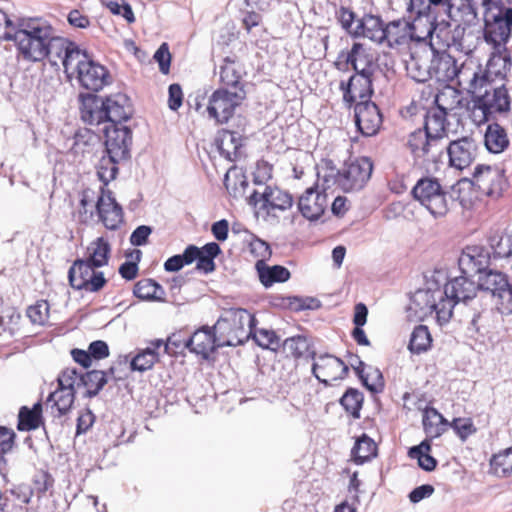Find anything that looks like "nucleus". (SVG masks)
Here are the masks:
<instances>
[{
	"mask_svg": "<svg viewBox=\"0 0 512 512\" xmlns=\"http://www.w3.org/2000/svg\"><path fill=\"white\" fill-rule=\"evenodd\" d=\"M73 41L56 34L53 26L41 18H29L20 23L15 45L19 54L28 61L47 59L58 66Z\"/></svg>",
	"mask_w": 512,
	"mask_h": 512,
	"instance_id": "obj_1",
	"label": "nucleus"
},
{
	"mask_svg": "<svg viewBox=\"0 0 512 512\" xmlns=\"http://www.w3.org/2000/svg\"><path fill=\"white\" fill-rule=\"evenodd\" d=\"M60 64L69 79L75 78L84 89L98 92L109 83L108 70L95 62L73 42Z\"/></svg>",
	"mask_w": 512,
	"mask_h": 512,
	"instance_id": "obj_2",
	"label": "nucleus"
},
{
	"mask_svg": "<svg viewBox=\"0 0 512 512\" xmlns=\"http://www.w3.org/2000/svg\"><path fill=\"white\" fill-rule=\"evenodd\" d=\"M255 322V316L246 309L231 308L225 311L214 325L218 337V346L243 344L250 338L251 327Z\"/></svg>",
	"mask_w": 512,
	"mask_h": 512,
	"instance_id": "obj_3",
	"label": "nucleus"
},
{
	"mask_svg": "<svg viewBox=\"0 0 512 512\" xmlns=\"http://www.w3.org/2000/svg\"><path fill=\"white\" fill-rule=\"evenodd\" d=\"M484 11V39L491 47L504 49L511 37L512 8H506L500 1L482 0Z\"/></svg>",
	"mask_w": 512,
	"mask_h": 512,
	"instance_id": "obj_4",
	"label": "nucleus"
},
{
	"mask_svg": "<svg viewBox=\"0 0 512 512\" xmlns=\"http://www.w3.org/2000/svg\"><path fill=\"white\" fill-rule=\"evenodd\" d=\"M412 195L434 217H443L450 209L451 198L435 178L419 179L412 189Z\"/></svg>",
	"mask_w": 512,
	"mask_h": 512,
	"instance_id": "obj_5",
	"label": "nucleus"
},
{
	"mask_svg": "<svg viewBox=\"0 0 512 512\" xmlns=\"http://www.w3.org/2000/svg\"><path fill=\"white\" fill-rule=\"evenodd\" d=\"M373 168V161L369 157L350 158L338 170L335 183L345 192L360 191L371 179Z\"/></svg>",
	"mask_w": 512,
	"mask_h": 512,
	"instance_id": "obj_6",
	"label": "nucleus"
},
{
	"mask_svg": "<svg viewBox=\"0 0 512 512\" xmlns=\"http://www.w3.org/2000/svg\"><path fill=\"white\" fill-rule=\"evenodd\" d=\"M350 65L354 74L375 77L379 71L378 58L375 51L361 42H354L350 50H342L337 56L335 66L342 69Z\"/></svg>",
	"mask_w": 512,
	"mask_h": 512,
	"instance_id": "obj_7",
	"label": "nucleus"
},
{
	"mask_svg": "<svg viewBox=\"0 0 512 512\" xmlns=\"http://www.w3.org/2000/svg\"><path fill=\"white\" fill-rule=\"evenodd\" d=\"M246 97L244 89L230 91L227 88L215 90L209 97L207 112L210 118L217 124L227 123L235 114L237 107L241 105Z\"/></svg>",
	"mask_w": 512,
	"mask_h": 512,
	"instance_id": "obj_8",
	"label": "nucleus"
},
{
	"mask_svg": "<svg viewBox=\"0 0 512 512\" xmlns=\"http://www.w3.org/2000/svg\"><path fill=\"white\" fill-rule=\"evenodd\" d=\"M99 267L92 266L82 258L76 259L69 268L68 280L70 286L79 291L95 293L102 290L107 279Z\"/></svg>",
	"mask_w": 512,
	"mask_h": 512,
	"instance_id": "obj_9",
	"label": "nucleus"
},
{
	"mask_svg": "<svg viewBox=\"0 0 512 512\" xmlns=\"http://www.w3.org/2000/svg\"><path fill=\"white\" fill-rule=\"evenodd\" d=\"M474 99L475 105L483 112L484 120H488L492 114L508 113L511 110V97L504 84L494 86L493 82H489Z\"/></svg>",
	"mask_w": 512,
	"mask_h": 512,
	"instance_id": "obj_10",
	"label": "nucleus"
},
{
	"mask_svg": "<svg viewBox=\"0 0 512 512\" xmlns=\"http://www.w3.org/2000/svg\"><path fill=\"white\" fill-rule=\"evenodd\" d=\"M437 31V26L430 23L425 34L416 32V24L405 20H395L385 25V41L390 48L409 44L410 41L420 42L427 36L432 37Z\"/></svg>",
	"mask_w": 512,
	"mask_h": 512,
	"instance_id": "obj_11",
	"label": "nucleus"
},
{
	"mask_svg": "<svg viewBox=\"0 0 512 512\" xmlns=\"http://www.w3.org/2000/svg\"><path fill=\"white\" fill-rule=\"evenodd\" d=\"M472 182L482 194L489 197L498 198L508 188L505 172L497 166H476Z\"/></svg>",
	"mask_w": 512,
	"mask_h": 512,
	"instance_id": "obj_12",
	"label": "nucleus"
},
{
	"mask_svg": "<svg viewBox=\"0 0 512 512\" xmlns=\"http://www.w3.org/2000/svg\"><path fill=\"white\" fill-rule=\"evenodd\" d=\"M414 304L419 308L416 312H419L422 317L435 313L437 322L444 325L450 321L456 302L452 297L445 294L441 295L436 302L434 293L427 290L417 294Z\"/></svg>",
	"mask_w": 512,
	"mask_h": 512,
	"instance_id": "obj_13",
	"label": "nucleus"
},
{
	"mask_svg": "<svg viewBox=\"0 0 512 512\" xmlns=\"http://www.w3.org/2000/svg\"><path fill=\"white\" fill-rule=\"evenodd\" d=\"M374 79L372 76L353 74L347 81L342 80L339 89L344 105L351 109L357 103L371 101L374 94Z\"/></svg>",
	"mask_w": 512,
	"mask_h": 512,
	"instance_id": "obj_14",
	"label": "nucleus"
},
{
	"mask_svg": "<svg viewBox=\"0 0 512 512\" xmlns=\"http://www.w3.org/2000/svg\"><path fill=\"white\" fill-rule=\"evenodd\" d=\"M407 147L416 159L423 163L438 162L444 154V143L436 142L426 132L417 129L408 136Z\"/></svg>",
	"mask_w": 512,
	"mask_h": 512,
	"instance_id": "obj_15",
	"label": "nucleus"
},
{
	"mask_svg": "<svg viewBox=\"0 0 512 512\" xmlns=\"http://www.w3.org/2000/svg\"><path fill=\"white\" fill-rule=\"evenodd\" d=\"M354 110V122L357 131L365 136L376 135L383 124V115L375 102L365 101L357 103Z\"/></svg>",
	"mask_w": 512,
	"mask_h": 512,
	"instance_id": "obj_16",
	"label": "nucleus"
},
{
	"mask_svg": "<svg viewBox=\"0 0 512 512\" xmlns=\"http://www.w3.org/2000/svg\"><path fill=\"white\" fill-rule=\"evenodd\" d=\"M104 143L107 153L120 159L129 156L132 143V131L122 124H107L103 128Z\"/></svg>",
	"mask_w": 512,
	"mask_h": 512,
	"instance_id": "obj_17",
	"label": "nucleus"
},
{
	"mask_svg": "<svg viewBox=\"0 0 512 512\" xmlns=\"http://www.w3.org/2000/svg\"><path fill=\"white\" fill-rule=\"evenodd\" d=\"M348 371V366L340 358L330 354L320 355L312 365L313 375L326 385L345 378Z\"/></svg>",
	"mask_w": 512,
	"mask_h": 512,
	"instance_id": "obj_18",
	"label": "nucleus"
},
{
	"mask_svg": "<svg viewBox=\"0 0 512 512\" xmlns=\"http://www.w3.org/2000/svg\"><path fill=\"white\" fill-rule=\"evenodd\" d=\"M96 213L107 229L115 230L123 222L122 207L116 202L112 191L104 187L100 188V195L96 201Z\"/></svg>",
	"mask_w": 512,
	"mask_h": 512,
	"instance_id": "obj_19",
	"label": "nucleus"
},
{
	"mask_svg": "<svg viewBox=\"0 0 512 512\" xmlns=\"http://www.w3.org/2000/svg\"><path fill=\"white\" fill-rule=\"evenodd\" d=\"M329 206L328 195L318 187L307 188L298 200V209L302 216L310 221L318 220Z\"/></svg>",
	"mask_w": 512,
	"mask_h": 512,
	"instance_id": "obj_20",
	"label": "nucleus"
},
{
	"mask_svg": "<svg viewBox=\"0 0 512 512\" xmlns=\"http://www.w3.org/2000/svg\"><path fill=\"white\" fill-rule=\"evenodd\" d=\"M449 157L450 166L463 170L469 167L477 156V143L470 137H462L451 141L445 146Z\"/></svg>",
	"mask_w": 512,
	"mask_h": 512,
	"instance_id": "obj_21",
	"label": "nucleus"
},
{
	"mask_svg": "<svg viewBox=\"0 0 512 512\" xmlns=\"http://www.w3.org/2000/svg\"><path fill=\"white\" fill-rule=\"evenodd\" d=\"M80 101V115L84 123L90 126L107 125L104 98L93 94H81Z\"/></svg>",
	"mask_w": 512,
	"mask_h": 512,
	"instance_id": "obj_22",
	"label": "nucleus"
},
{
	"mask_svg": "<svg viewBox=\"0 0 512 512\" xmlns=\"http://www.w3.org/2000/svg\"><path fill=\"white\" fill-rule=\"evenodd\" d=\"M458 263L463 274L473 276L485 271L489 263V256L481 246H467L463 249Z\"/></svg>",
	"mask_w": 512,
	"mask_h": 512,
	"instance_id": "obj_23",
	"label": "nucleus"
},
{
	"mask_svg": "<svg viewBox=\"0 0 512 512\" xmlns=\"http://www.w3.org/2000/svg\"><path fill=\"white\" fill-rule=\"evenodd\" d=\"M512 66L510 51L507 47H492V52L488 60L486 70L483 73L487 76V85L494 82L497 78L503 80L510 72Z\"/></svg>",
	"mask_w": 512,
	"mask_h": 512,
	"instance_id": "obj_24",
	"label": "nucleus"
},
{
	"mask_svg": "<svg viewBox=\"0 0 512 512\" xmlns=\"http://www.w3.org/2000/svg\"><path fill=\"white\" fill-rule=\"evenodd\" d=\"M368 38L369 40L382 44L385 41V24L379 16L365 14L357 19L354 38Z\"/></svg>",
	"mask_w": 512,
	"mask_h": 512,
	"instance_id": "obj_25",
	"label": "nucleus"
},
{
	"mask_svg": "<svg viewBox=\"0 0 512 512\" xmlns=\"http://www.w3.org/2000/svg\"><path fill=\"white\" fill-rule=\"evenodd\" d=\"M456 72L457 77L454 80L456 84L473 97L479 94L484 86H487V76L481 74L480 69L476 70L470 65L462 64Z\"/></svg>",
	"mask_w": 512,
	"mask_h": 512,
	"instance_id": "obj_26",
	"label": "nucleus"
},
{
	"mask_svg": "<svg viewBox=\"0 0 512 512\" xmlns=\"http://www.w3.org/2000/svg\"><path fill=\"white\" fill-rule=\"evenodd\" d=\"M507 276L498 271H484L480 274L478 279L479 289L491 292L495 299V305L505 299V292L508 288Z\"/></svg>",
	"mask_w": 512,
	"mask_h": 512,
	"instance_id": "obj_27",
	"label": "nucleus"
},
{
	"mask_svg": "<svg viewBox=\"0 0 512 512\" xmlns=\"http://www.w3.org/2000/svg\"><path fill=\"white\" fill-rule=\"evenodd\" d=\"M468 276L464 274L451 280L445 285L444 294L452 297L456 303H467L469 300H472L476 296L479 286L478 283L476 284Z\"/></svg>",
	"mask_w": 512,
	"mask_h": 512,
	"instance_id": "obj_28",
	"label": "nucleus"
},
{
	"mask_svg": "<svg viewBox=\"0 0 512 512\" xmlns=\"http://www.w3.org/2000/svg\"><path fill=\"white\" fill-rule=\"evenodd\" d=\"M190 352L208 358L218 346V337L214 328L202 327L189 336Z\"/></svg>",
	"mask_w": 512,
	"mask_h": 512,
	"instance_id": "obj_29",
	"label": "nucleus"
},
{
	"mask_svg": "<svg viewBox=\"0 0 512 512\" xmlns=\"http://www.w3.org/2000/svg\"><path fill=\"white\" fill-rule=\"evenodd\" d=\"M162 344V339L151 340L147 348L139 350L130 362L131 370L144 372L152 369L160 361Z\"/></svg>",
	"mask_w": 512,
	"mask_h": 512,
	"instance_id": "obj_30",
	"label": "nucleus"
},
{
	"mask_svg": "<svg viewBox=\"0 0 512 512\" xmlns=\"http://www.w3.org/2000/svg\"><path fill=\"white\" fill-rule=\"evenodd\" d=\"M107 124H122L130 119L132 111L124 95L116 94L104 98Z\"/></svg>",
	"mask_w": 512,
	"mask_h": 512,
	"instance_id": "obj_31",
	"label": "nucleus"
},
{
	"mask_svg": "<svg viewBox=\"0 0 512 512\" xmlns=\"http://www.w3.org/2000/svg\"><path fill=\"white\" fill-rule=\"evenodd\" d=\"M111 244L109 239L101 236L91 241L86 247L83 260L90 263L92 266L104 267L108 265L111 257Z\"/></svg>",
	"mask_w": 512,
	"mask_h": 512,
	"instance_id": "obj_32",
	"label": "nucleus"
},
{
	"mask_svg": "<svg viewBox=\"0 0 512 512\" xmlns=\"http://www.w3.org/2000/svg\"><path fill=\"white\" fill-rule=\"evenodd\" d=\"M262 198L264 208L267 209L269 213L289 210L294 204L292 195L278 187L267 186Z\"/></svg>",
	"mask_w": 512,
	"mask_h": 512,
	"instance_id": "obj_33",
	"label": "nucleus"
},
{
	"mask_svg": "<svg viewBox=\"0 0 512 512\" xmlns=\"http://www.w3.org/2000/svg\"><path fill=\"white\" fill-rule=\"evenodd\" d=\"M423 131L436 140V142L443 143V139L448 136L446 112L432 108L428 110Z\"/></svg>",
	"mask_w": 512,
	"mask_h": 512,
	"instance_id": "obj_34",
	"label": "nucleus"
},
{
	"mask_svg": "<svg viewBox=\"0 0 512 512\" xmlns=\"http://www.w3.org/2000/svg\"><path fill=\"white\" fill-rule=\"evenodd\" d=\"M422 424L427 435L437 438L447 431L449 421L434 407L425 406L422 413Z\"/></svg>",
	"mask_w": 512,
	"mask_h": 512,
	"instance_id": "obj_35",
	"label": "nucleus"
},
{
	"mask_svg": "<svg viewBox=\"0 0 512 512\" xmlns=\"http://www.w3.org/2000/svg\"><path fill=\"white\" fill-rule=\"evenodd\" d=\"M449 19L460 24H471L477 18L473 0H452L447 6Z\"/></svg>",
	"mask_w": 512,
	"mask_h": 512,
	"instance_id": "obj_36",
	"label": "nucleus"
},
{
	"mask_svg": "<svg viewBox=\"0 0 512 512\" xmlns=\"http://www.w3.org/2000/svg\"><path fill=\"white\" fill-rule=\"evenodd\" d=\"M107 375L116 378L114 367H110L108 372L92 370L80 375L79 384L85 388L84 395L89 398L96 396L107 383Z\"/></svg>",
	"mask_w": 512,
	"mask_h": 512,
	"instance_id": "obj_37",
	"label": "nucleus"
},
{
	"mask_svg": "<svg viewBox=\"0 0 512 512\" xmlns=\"http://www.w3.org/2000/svg\"><path fill=\"white\" fill-rule=\"evenodd\" d=\"M99 195L91 188H85L79 193V204L75 211L79 223L87 224L93 219Z\"/></svg>",
	"mask_w": 512,
	"mask_h": 512,
	"instance_id": "obj_38",
	"label": "nucleus"
},
{
	"mask_svg": "<svg viewBox=\"0 0 512 512\" xmlns=\"http://www.w3.org/2000/svg\"><path fill=\"white\" fill-rule=\"evenodd\" d=\"M189 247L196 249V269L208 274L215 270L216 265L214 259L221 253L220 246L215 242L205 244L199 248L195 245H189Z\"/></svg>",
	"mask_w": 512,
	"mask_h": 512,
	"instance_id": "obj_39",
	"label": "nucleus"
},
{
	"mask_svg": "<svg viewBox=\"0 0 512 512\" xmlns=\"http://www.w3.org/2000/svg\"><path fill=\"white\" fill-rule=\"evenodd\" d=\"M484 143L488 151L498 154L508 148L510 141L506 130L500 124L491 123L486 128Z\"/></svg>",
	"mask_w": 512,
	"mask_h": 512,
	"instance_id": "obj_40",
	"label": "nucleus"
},
{
	"mask_svg": "<svg viewBox=\"0 0 512 512\" xmlns=\"http://www.w3.org/2000/svg\"><path fill=\"white\" fill-rule=\"evenodd\" d=\"M74 400L75 394L70 390L56 389L47 398L46 407L53 416L61 417L71 409Z\"/></svg>",
	"mask_w": 512,
	"mask_h": 512,
	"instance_id": "obj_41",
	"label": "nucleus"
},
{
	"mask_svg": "<svg viewBox=\"0 0 512 512\" xmlns=\"http://www.w3.org/2000/svg\"><path fill=\"white\" fill-rule=\"evenodd\" d=\"M260 283L268 288L275 283H283L289 280L291 274L290 271L281 265L269 266L267 263H261L256 268Z\"/></svg>",
	"mask_w": 512,
	"mask_h": 512,
	"instance_id": "obj_42",
	"label": "nucleus"
},
{
	"mask_svg": "<svg viewBox=\"0 0 512 512\" xmlns=\"http://www.w3.org/2000/svg\"><path fill=\"white\" fill-rule=\"evenodd\" d=\"M43 424L42 403L37 402L32 408L22 406L18 413L17 429L19 431H32Z\"/></svg>",
	"mask_w": 512,
	"mask_h": 512,
	"instance_id": "obj_43",
	"label": "nucleus"
},
{
	"mask_svg": "<svg viewBox=\"0 0 512 512\" xmlns=\"http://www.w3.org/2000/svg\"><path fill=\"white\" fill-rule=\"evenodd\" d=\"M220 81L224 86L223 88H227L230 91L244 89L240 65L234 60L226 58L220 69Z\"/></svg>",
	"mask_w": 512,
	"mask_h": 512,
	"instance_id": "obj_44",
	"label": "nucleus"
},
{
	"mask_svg": "<svg viewBox=\"0 0 512 512\" xmlns=\"http://www.w3.org/2000/svg\"><path fill=\"white\" fill-rule=\"evenodd\" d=\"M216 145L219 153L231 162L237 161L242 155V146L232 131H223L217 138Z\"/></svg>",
	"mask_w": 512,
	"mask_h": 512,
	"instance_id": "obj_45",
	"label": "nucleus"
},
{
	"mask_svg": "<svg viewBox=\"0 0 512 512\" xmlns=\"http://www.w3.org/2000/svg\"><path fill=\"white\" fill-rule=\"evenodd\" d=\"M377 450V444L374 440L363 434L356 440L355 445L352 448V459L356 464L361 465L376 457Z\"/></svg>",
	"mask_w": 512,
	"mask_h": 512,
	"instance_id": "obj_46",
	"label": "nucleus"
},
{
	"mask_svg": "<svg viewBox=\"0 0 512 512\" xmlns=\"http://www.w3.org/2000/svg\"><path fill=\"white\" fill-rule=\"evenodd\" d=\"M133 294L141 300H163L165 292L155 280L145 278L139 280L133 289Z\"/></svg>",
	"mask_w": 512,
	"mask_h": 512,
	"instance_id": "obj_47",
	"label": "nucleus"
},
{
	"mask_svg": "<svg viewBox=\"0 0 512 512\" xmlns=\"http://www.w3.org/2000/svg\"><path fill=\"white\" fill-rule=\"evenodd\" d=\"M17 435L15 431L6 426L0 425V475L7 477V459L6 455L14 449Z\"/></svg>",
	"mask_w": 512,
	"mask_h": 512,
	"instance_id": "obj_48",
	"label": "nucleus"
},
{
	"mask_svg": "<svg viewBox=\"0 0 512 512\" xmlns=\"http://www.w3.org/2000/svg\"><path fill=\"white\" fill-rule=\"evenodd\" d=\"M438 80L453 82L457 77V62L454 57L446 54L437 58L432 66Z\"/></svg>",
	"mask_w": 512,
	"mask_h": 512,
	"instance_id": "obj_49",
	"label": "nucleus"
},
{
	"mask_svg": "<svg viewBox=\"0 0 512 512\" xmlns=\"http://www.w3.org/2000/svg\"><path fill=\"white\" fill-rule=\"evenodd\" d=\"M431 443L429 440L422 441L419 445L411 447L408 455L417 459L418 465L425 471H433L437 466V460L430 455Z\"/></svg>",
	"mask_w": 512,
	"mask_h": 512,
	"instance_id": "obj_50",
	"label": "nucleus"
},
{
	"mask_svg": "<svg viewBox=\"0 0 512 512\" xmlns=\"http://www.w3.org/2000/svg\"><path fill=\"white\" fill-rule=\"evenodd\" d=\"M490 473L497 477H507L512 473V447L492 456L490 459Z\"/></svg>",
	"mask_w": 512,
	"mask_h": 512,
	"instance_id": "obj_51",
	"label": "nucleus"
},
{
	"mask_svg": "<svg viewBox=\"0 0 512 512\" xmlns=\"http://www.w3.org/2000/svg\"><path fill=\"white\" fill-rule=\"evenodd\" d=\"M432 346V336L427 326H416L411 334L408 349L415 354L428 351Z\"/></svg>",
	"mask_w": 512,
	"mask_h": 512,
	"instance_id": "obj_52",
	"label": "nucleus"
},
{
	"mask_svg": "<svg viewBox=\"0 0 512 512\" xmlns=\"http://www.w3.org/2000/svg\"><path fill=\"white\" fill-rule=\"evenodd\" d=\"M107 156H103L97 165V175L100 181L103 183L104 189L106 186L114 180L118 173V161L121 160L116 155L107 153Z\"/></svg>",
	"mask_w": 512,
	"mask_h": 512,
	"instance_id": "obj_53",
	"label": "nucleus"
},
{
	"mask_svg": "<svg viewBox=\"0 0 512 512\" xmlns=\"http://www.w3.org/2000/svg\"><path fill=\"white\" fill-rule=\"evenodd\" d=\"M254 342L263 349L277 350L280 346V338L272 329L257 328L256 322L251 327V335Z\"/></svg>",
	"mask_w": 512,
	"mask_h": 512,
	"instance_id": "obj_54",
	"label": "nucleus"
},
{
	"mask_svg": "<svg viewBox=\"0 0 512 512\" xmlns=\"http://www.w3.org/2000/svg\"><path fill=\"white\" fill-rule=\"evenodd\" d=\"M363 394L354 388H349L340 399L343 408L354 418L360 417V410L363 405Z\"/></svg>",
	"mask_w": 512,
	"mask_h": 512,
	"instance_id": "obj_55",
	"label": "nucleus"
},
{
	"mask_svg": "<svg viewBox=\"0 0 512 512\" xmlns=\"http://www.w3.org/2000/svg\"><path fill=\"white\" fill-rule=\"evenodd\" d=\"M460 103L457 90L446 87L442 89L435 97L436 108L434 110H442L448 114V111L455 109Z\"/></svg>",
	"mask_w": 512,
	"mask_h": 512,
	"instance_id": "obj_56",
	"label": "nucleus"
},
{
	"mask_svg": "<svg viewBox=\"0 0 512 512\" xmlns=\"http://www.w3.org/2000/svg\"><path fill=\"white\" fill-rule=\"evenodd\" d=\"M284 350L295 359H300L310 354V345L306 337L297 335L284 341Z\"/></svg>",
	"mask_w": 512,
	"mask_h": 512,
	"instance_id": "obj_57",
	"label": "nucleus"
},
{
	"mask_svg": "<svg viewBox=\"0 0 512 512\" xmlns=\"http://www.w3.org/2000/svg\"><path fill=\"white\" fill-rule=\"evenodd\" d=\"M197 250L189 247L185 248L183 254L174 255L168 258L164 263V268L168 272L179 271L183 266L190 265L195 262Z\"/></svg>",
	"mask_w": 512,
	"mask_h": 512,
	"instance_id": "obj_58",
	"label": "nucleus"
},
{
	"mask_svg": "<svg viewBox=\"0 0 512 512\" xmlns=\"http://www.w3.org/2000/svg\"><path fill=\"white\" fill-rule=\"evenodd\" d=\"M27 317L34 325L43 326L48 323L50 315V305L46 300H39L30 305L26 311Z\"/></svg>",
	"mask_w": 512,
	"mask_h": 512,
	"instance_id": "obj_59",
	"label": "nucleus"
},
{
	"mask_svg": "<svg viewBox=\"0 0 512 512\" xmlns=\"http://www.w3.org/2000/svg\"><path fill=\"white\" fill-rule=\"evenodd\" d=\"M248 252L250 256L256 260L255 269L259 267L261 263H266L272 255L269 244L259 238H253L249 242Z\"/></svg>",
	"mask_w": 512,
	"mask_h": 512,
	"instance_id": "obj_60",
	"label": "nucleus"
},
{
	"mask_svg": "<svg viewBox=\"0 0 512 512\" xmlns=\"http://www.w3.org/2000/svg\"><path fill=\"white\" fill-rule=\"evenodd\" d=\"M162 348L164 353L172 356L181 354L186 348L190 350L189 336H183L181 331L173 333L166 341L163 340Z\"/></svg>",
	"mask_w": 512,
	"mask_h": 512,
	"instance_id": "obj_61",
	"label": "nucleus"
},
{
	"mask_svg": "<svg viewBox=\"0 0 512 512\" xmlns=\"http://www.w3.org/2000/svg\"><path fill=\"white\" fill-rule=\"evenodd\" d=\"M474 184L472 181L467 182H458L457 185L453 187L454 192L457 194L456 200L459 201L460 205L469 209L472 207L474 202Z\"/></svg>",
	"mask_w": 512,
	"mask_h": 512,
	"instance_id": "obj_62",
	"label": "nucleus"
},
{
	"mask_svg": "<svg viewBox=\"0 0 512 512\" xmlns=\"http://www.w3.org/2000/svg\"><path fill=\"white\" fill-rule=\"evenodd\" d=\"M448 427H451L457 436L463 441H465L469 436L473 435L477 431L471 418H454L451 422H449Z\"/></svg>",
	"mask_w": 512,
	"mask_h": 512,
	"instance_id": "obj_63",
	"label": "nucleus"
},
{
	"mask_svg": "<svg viewBox=\"0 0 512 512\" xmlns=\"http://www.w3.org/2000/svg\"><path fill=\"white\" fill-rule=\"evenodd\" d=\"M58 388L60 390H70L74 394L76 393L75 385H80V375L74 368H66L58 376Z\"/></svg>",
	"mask_w": 512,
	"mask_h": 512,
	"instance_id": "obj_64",
	"label": "nucleus"
}]
</instances>
